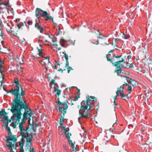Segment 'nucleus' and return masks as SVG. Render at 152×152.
Masks as SVG:
<instances>
[{
    "mask_svg": "<svg viewBox=\"0 0 152 152\" xmlns=\"http://www.w3.org/2000/svg\"><path fill=\"white\" fill-rule=\"evenodd\" d=\"M45 68L46 69V71H47L48 69V66H44Z\"/></svg>",
    "mask_w": 152,
    "mask_h": 152,
    "instance_id": "nucleus-52",
    "label": "nucleus"
},
{
    "mask_svg": "<svg viewBox=\"0 0 152 152\" xmlns=\"http://www.w3.org/2000/svg\"><path fill=\"white\" fill-rule=\"evenodd\" d=\"M65 132H68L69 131V130L67 129H65Z\"/></svg>",
    "mask_w": 152,
    "mask_h": 152,
    "instance_id": "nucleus-61",
    "label": "nucleus"
},
{
    "mask_svg": "<svg viewBox=\"0 0 152 152\" xmlns=\"http://www.w3.org/2000/svg\"><path fill=\"white\" fill-rule=\"evenodd\" d=\"M6 126V130L8 132V135L7 137L6 136V137L7 138L6 140V143H9V144H6V146L7 147L9 148L10 152H11L13 151L12 148L14 147L17 140L16 136L12 135L10 127L8 126Z\"/></svg>",
    "mask_w": 152,
    "mask_h": 152,
    "instance_id": "nucleus-6",
    "label": "nucleus"
},
{
    "mask_svg": "<svg viewBox=\"0 0 152 152\" xmlns=\"http://www.w3.org/2000/svg\"><path fill=\"white\" fill-rule=\"evenodd\" d=\"M90 98L91 99H92L93 100L95 101V100L96 101V99L95 97L92 96H90Z\"/></svg>",
    "mask_w": 152,
    "mask_h": 152,
    "instance_id": "nucleus-37",
    "label": "nucleus"
},
{
    "mask_svg": "<svg viewBox=\"0 0 152 152\" xmlns=\"http://www.w3.org/2000/svg\"><path fill=\"white\" fill-rule=\"evenodd\" d=\"M127 58L129 59H131V56H127Z\"/></svg>",
    "mask_w": 152,
    "mask_h": 152,
    "instance_id": "nucleus-56",
    "label": "nucleus"
},
{
    "mask_svg": "<svg viewBox=\"0 0 152 152\" xmlns=\"http://www.w3.org/2000/svg\"><path fill=\"white\" fill-rule=\"evenodd\" d=\"M68 65H66H66L65 66V67H66L67 69H68V73H69L70 71L71 70H73V69H72V68L69 66H68Z\"/></svg>",
    "mask_w": 152,
    "mask_h": 152,
    "instance_id": "nucleus-25",
    "label": "nucleus"
},
{
    "mask_svg": "<svg viewBox=\"0 0 152 152\" xmlns=\"http://www.w3.org/2000/svg\"><path fill=\"white\" fill-rule=\"evenodd\" d=\"M32 23H33V22H32V21H31V20L28 21L27 22L28 24L29 25H32Z\"/></svg>",
    "mask_w": 152,
    "mask_h": 152,
    "instance_id": "nucleus-35",
    "label": "nucleus"
},
{
    "mask_svg": "<svg viewBox=\"0 0 152 152\" xmlns=\"http://www.w3.org/2000/svg\"><path fill=\"white\" fill-rule=\"evenodd\" d=\"M124 88V86H123L122 85L119 88H118L117 90L118 91L121 92V91H123Z\"/></svg>",
    "mask_w": 152,
    "mask_h": 152,
    "instance_id": "nucleus-28",
    "label": "nucleus"
},
{
    "mask_svg": "<svg viewBox=\"0 0 152 152\" xmlns=\"http://www.w3.org/2000/svg\"><path fill=\"white\" fill-rule=\"evenodd\" d=\"M23 118V119H22V121L21 123H20L19 125V128L20 131V134L23 137H25V134H26L27 130L28 129V127L27 126L25 128L23 127V124L25 123V121Z\"/></svg>",
    "mask_w": 152,
    "mask_h": 152,
    "instance_id": "nucleus-7",
    "label": "nucleus"
},
{
    "mask_svg": "<svg viewBox=\"0 0 152 152\" xmlns=\"http://www.w3.org/2000/svg\"><path fill=\"white\" fill-rule=\"evenodd\" d=\"M113 103L114 104V105H118V104H116L115 103V101H114V102Z\"/></svg>",
    "mask_w": 152,
    "mask_h": 152,
    "instance_id": "nucleus-58",
    "label": "nucleus"
},
{
    "mask_svg": "<svg viewBox=\"0 0 152 152\" xmlns=\"http://www.w3.org/2000/svg\"><path fill=\"white\" fill-rule=\"evenodd\" d=\"M49 18L47 20L46 19V18H45V21H47L48 20H51L52 22L53 23V24H56V23L53 20V18L52 17L50 14H49Z\"/></svg>",
    "mask_w": 152,
    "mask_h": 152,
    "instance_id": "nucleus-18",
    "label": "nucleus"
},
{
    "mask_svg": "<svg viewBox=\"0 0 152 152\" xmlns=\"http://www.w3.org/2000/svg\"><path fill=\"white\" fill-rule=\"evenodd\" d=\"M49 37L50 38L52 39L54 38V37L53 35H52L50 36L49 35Z\"/></svg>",
    "mask_w": 152,
    "mask_h": 152,
    "instance_id": "nucleus-43",
    "label": "nucleus"
},
{
    "mask_svg": "<svg viewBox=\"0 0 152 152\" xmlns=\"http://www.w3.org/2000/svg\"><path fill=\"white\" fill-rule=\"evenodd\" d=\"M65 134L66 136V137L68 139H69L70 138V137L69 136V133H67L66 132H65Z\"/></svg>",
    "mask_w": 152,
    "mask_h": 152,
    "instance_id": "nucleus-32",
    "label": "nucleus"
},
{
    "mask_svg": "<svg viewBox=\"0 0 152 152\" xmlns=\"http://www.w3.org/2000/svg\"><path fill=\"white\" fill-rule=\"evenodd\" d=\"M129 86L128 84L127 83H125L124 84H123V85H122V86H124V87L126 86Z\"/></svg>",
    "mask_w": 152,
    "mask_h": 152,
    "instance_id": "nucleus-47",
    "label": "nucleus"
},
{
    "mask_svg": "<svg viewBox=\"0 0 152 152\" xmlns=\"http://www.w3.org/2000/svg\"><path fill=\"white\" fill-rule=\"evenodd\" d=\"M56 65H55L54 67V68L55 69H57V65H58V66H59L60 65V64H57V61H56Z\"/></svg>",
    "mask_w": 152,
    "mask_h": 152,
    "instance_id": "nucleus-38",
    "label": "nucleus"
},
{
    "mask_svg": "<svg viewBox=\"0 0 152 152\" xmlns=\"http://www.w3.org/2000/svg\"><path fill=\"white\" fill-rule=\"evenodd\" d=\"M53 45L55 46H58V45L56 43L53 44Z\"/></svg>",
    "mask_w": 152,
    "mask_h": 152,
    "instance_id": "nucleus-60",
    "label": "nucleus"
},
{
    "mask_svg": "<svg viewBox=\"0 0 152 152\" xmlns=\"http://www.w3.org/2000/svg\"><path fill=\"white\" fill-rule=\"evenodd\" d=\"M11 122L10 120H8V118L6 121H5L4 122V124L6 126H7L8 125V123H10Z\"/></svg>",
    "mask_w": 152,
    "mask_h": 152,
    "instance_id": "nucleus-31",
    "label": "nucleus"
},
{
    "mask_svg": "<svg viewBox=\"0 0 152 152\" xmlns=\"http://www.w3.org/2000/svg\"><path fill=\"white\" fill-rule=\"evenodd\" d=\"M3 62L0 60V72L1 74V76L2 77V81L4 79V75L2 74V72L1 69V68L2 66V64H3Z\"/></svg>",
    "mask_w": 152,
    "mask_h": 152,
    "instance_id": "nucleus-17",
    "label": "nucleus"
},
{
    "mask_svg": "<svg viewBox=\"0 0 152 152\" xmlns=\"http://www.w3.org/2000/svg\"><path fill=\"white\" fill-rule=\"evenodd\" d=\"M75 40H74V41H71V43L73 45H74L75 44Z\"/></svg>",
    "mask_w": 152,
    "mask_h": 152,
    "instance_id": "nucleus-48",
    "label": "nucleus"
},
{
    "mask_svg": "<svg viewBox=\"0 0 152 152\" xmlns=\"http://www.w3.org/2000/svg\"><path fill=\"white\" fill-rule=\"evenodd\" d=\"M126 81L129 84L131 85L133 87H135L136 86L137 83L134 80L129 77H127L125 79Z\"/></svg>",
    "mask_w": 152,
    "mask_h": 152,
    "instance_id": "nucleus-12",
    "label": "nucleus"
},
{
    "mask_svg": "<svg viewBox=\"0 0 152 152\" xmlns=\"http://www.w3.org/2000/svg\"><path fill=\"white\" fill-rule=\"evenodd\" d=\"M119 95L122 98H124L126 96L124 94L123 91H121V92H120Z\"/></svg>",
    "mask_w": 152,
    "mask_h": 152,
    "instance_id": "nucleus-27",
    "label": "nucleus"
},
{
    "mask_svg": "<svg viewBox=\"0 0 152 152\" xmlns=\"http://www.w3.org/2000/svg\"><path fill=\"white\" fill-rule=\"evenodd\" d=\"M119 92V91H118L117 90V91L116 92V95L115 96L116 97V96H119V94H118Z\"/></svg>",
    "mask_w": 152,
    "mask_h": 152,
    "instance_id": "nucleus-49",
    "label": "nucleus"
},
{
    "mask_svg": "<svg viewBox=\"0 0 152 152\" xmlns=\"http://www.w3.org/2000/svg\"><path fill=\"white\" fill-rule=\"evenodd\" d=\"M16 85H14L15 89L14 90H12L10 92L13 95L14 97H17L18 102V103L19 107V109L22 110L23 109L24 113L23 114L24 119H27L28 118V115L30 117L31 116L32 113L31 110L28 108V105L26 102L23 100V98L25 95V91L23 90L21 87L18 83H16Z\"/></svg>",
    "mask_w": 152,
    "mask_h": 152,
    "instance_id": "nucleus-1",
    "label": "nucleus"
},
{
    "mask_svg": "<svg viewBox=\"0 0 152 152\" xmlns=\"http://www.w3.org/2000/svg\"><path fill=\"white\" fill-rule=\"evenodd\" d=\"M91 101L90 99H88L86 101H82L81 103L80 109L79 111V114L80 117L83 118H87L90 117V108Z\"/></svg>",
    "mask_w": 152,
    "mask_h": 152,
    "instance_id": "nucleus-2",
    "label": "nucleus"
},
{
    "mask_svg": "<svg viewBox=\"0 0 152 152\" xmlns=\"http://www.w3.org/2000/svg\"><path fill=\"white\" fill-rule=\"evenodd\" d=\"M32 126H33V129L34 132H35L36 131V128L35 129L34 126L36 128L37 127L39 126L38 124H35L33 122L32 123Z\"/></svg>",
    "mask_w": 152,
    "mask_h": 152,
    "instance_id": "nucleus-21",
    "label": "nucleus"
},
{
    "mask_svg": "<svg viewBox=\"0 0 152 152\" xmlns=\"http://www.w3.org/2000/svg\"><path fill=\"white\" fill-rule=\"evenodd\" d=\"M17 68L18 69L19 71H20V69H21V67L19 65H18L17 66Z\"/></svg>",
    "mask_w": 152,
    "mask_h": 152,
    "instance_id": "nucleus-41",
    "label": "nucleus"
},
{
    "mask_svg": "<svg viewBox=\"0 0 152 152\" xmlns=\"http://www.w3.org/2000/svg\"><path fill=\"white\" fill-rule=\"evenodd\" d=\"M17 25L19 29H20L21 27L22 26V25H21L19 24H17ZM22 26H23V24L22 25Z\"/></svg>",
    "mask_w": 152,
    "mask_h": 152,
    "instance_id": "nucleus-40",
    "label": "nucleus"
},
{
    "mask_svg": "<svg viewBox=\"0 0 152 152\" xmlns=\"http://www.w3.org/2000/svg\"><path fill=\"white\" fill-rule=\"evenodd\" d=\"M69 144L72 147H75L74 144L72 142Z\"/></svg>",
    "mask_w": 152,
    "mask_h": 152,
    "instance_id": "nucleus-44",
    "label": "nucleus"
},
{
    "mask_svg": "<svg viewBox=\"0 0 152 152\" xmlns=\"http://www.w3.org/2000/svg\"><path fill=\"white\" fill-rule=\"evenodd\" d=\"M4 117L2 118L1 121H2L4 124L5 121H6L8 119V117L5 115H3Z\"/></svg>",
    "mask_w": 152,
    "mask_h": 152,
    "instance_id": "nucleus-22",
    "label": "nucleus"
},
{
    "mask_svg": "<svg viewBox=\"0 0 152 152\" xmlns=\"http://www.w3.org/2000/svg\"><path fill=\"white\" fill-rule=\"evenodd\" d=\"M61 128L62 129H64V130H65V129H66V128H65L64 126H62Z\"/></svg>",
    "mask_w": 152,
    "mask_h": 152,
    "instance_id": "nucleus-55",
    "label": "nucleus"
},
{
    "mask_svg": "<svg viewBox=\"0 0 152 152\" xmlns=\"http://www.w3.org/2000/svg\"><path fill=\"white\" fill-rule=\"evenodd\" d=\"M97 38L100 39V41L101 43V45H105L111 44L112 46L113 44L111 43H108L109 40V39L107 37L103 36V37H97Z\"/></svg>",
    "mask_w": 152,
    "mask_h": 152,
    "instance_id": "nucleus-8",
    "label": "nucleus"
},
{
    "mask_svg": "<svg viewBox=\"0 0 152 152\" xmlns=\"http://www.w3.org/2000/svg\"><path fill=\"white\" fill-rule=\"evenodd\" d=\"M114 50H111L109 52L108 54L107 55L106 58L108 61H110L114 56L113 54V52Z\"/></svg>",
    "mask_w": 152,
    "mask_h": 152,
    "instance_id": "nucleus-14",
    "label": "nucleus"
},
{
    "mask_svg": "<svg viewBox=\"0 0 152 152\" xmlns=\"http://www.w3.org/2000/svg\"><path fill=\"white\" fill-rule=\"evenodd\" d=\"M58 71H61V72L62 73L63 72V70L61 69H58Z\"/></svg>",
    "mask_w": 152,
    "mask_h": 152,
    "instance_id": "nucleus-53",
    "label": "nucleus"
},
{
    "mask_svg": "<svg viewBox=\"0 0 152 152\" xmlns=\"http://www.w3.org/2000/svg\"><path fill=\"white\" fill-rule=\"evenodd\" d=\"M94 33H96V34H97L98 33L99 34V36H100V37H103V36H103L102 35V34L101 33H100L99 32V30H95Z\"/></svg>",
    "mask_w": 152,
    "mask_h": 152,
    "instance_id": "nucleus-29",
    "label": "nucleus"
},
{
    "mask_svg": "<svg viewBox=\"0 0 152 152\" xmlns=\"http://www.w3.org/2000/svg\"><path fill=\"white\" fill-rule=\"evenodd\" d=\"M42 49L41 47L39 49H38V54L40 56L43 57V56L42 54Z\"/></svg>",
    "mask_w": 152,
    "mask_h": 152,
    "instance_id": "nucleus-26",
    "label": "nucleus"
},
{
    "mask_svg": "<svg viewBox=\"0 0 152 152\" xmlns=\"http://www.w3.org/2000/svg\"><path fill=\"white\" fill-rule=\"evenodd\" d=\"M68 142L69 143V144L70 143H71L72 142V140H71L70 139V138L69 139H68Z\"/></svg>",
    "mask_w": 152,
    "mask_h": 152,
    "instance_id": "nucleus-50",
    "label": "nucleus"
},
{
    "mask_svg": "<svg viewBox=\"0 0 152 152\" xmlns=\"http://www.w3.org/2000/svg\"><path fill=\"white\" fill-rule=\"evenodd\" d=\"M49 13L46 11H43L42 10L39 8H37L35 10V16L37 18L38 20V22H37L36 20L35 24V27L38 30H39L41 33H42L44 30V29L41 26L40 24L39 23V18L40 17H42L44 18L45 20V18H46L47 20L49 18Z\"/></svg>",
    "mask_w": 152,
    "mask_h": 152,
    "instance_id": "nucleus-4",
    "label": "nucleus"
},
{
    "mask_svg": "<svg viewBox=\"0 0 152 152\" xmlns=\"http://www.w3.org/2000/svg\"><path fill=\"white\" fill-rule=\"evenodd\" d=\"M72 151H77V149L75 147H72Z\"/></svg>",
    "mask_w": 152,
    "mask_h": 152,
    "instance_id": "nucleus-42",
    "label": "nucleus"
},
{
    "mask_svg": "<svg viewBox=\"0 0 152 152\" xmlns=\"http://www.w3.org/2000/svg\"><path fill=\"white\" fill-rule=\"evenodd\" d=\"M18 97H14V99L13 100V103L11 107V111L13 113V115L11 119L13 121L16 120L15 124H18L22 115L21 111L18 107Z\"/></svg>",
    "mask_w": 152,
    "mask_h": 152,
    "instance_id": "nucleus-3",
    "label": "nucleus"
},
{
    "mask_svg": "<svg viewBox=\"0 0 152 152\" xmlns=\"http://www.w3.org/2000/svg\"><path fill=\"white\" fill-rule=\"evenodd\" d=\"M127 91H132V88L131 86H128V87L127 89Z\"/></svg>",
    "mask_w": 152,
    "mask_h": 152,
    "instance_id": "nucleus-33",
    "label": "nucleus"
},
{
    "mask_svg": "<svg viewBox=\"0 0 152 152\" xmlns=\"http://www.w3.org/2000/svg\"><path fill=\"white\" fill-rule=\"evenodd\" d=\"M59 110L60 111L63 112V116H64L65 114L66 113V110L68 108V106L67 104H65V106H59Z\"/></svg>",
    "mask_w": 152,
    "mask_h": 152,
    "instance_id": "nucleus-13",
    "label": "nucleus"
},
{
    "mask_svg": "<svg viewBox=\"0 0 152 152\" xmlns=\"http://www.w3.org/2000/svg\"><path fill=\"white\" fill-rule=\"evenodd\" d=\"M54 85V93L55 94V96H56V100H59V96L60 95L61 91L60 90L58 89H57L56 88L55 86V84H54V83L52 82H51L50 83V85Z\"/></svg>",
    "mask_w": 152,
    "mask_h": 152,
    "instance_id": "nucleus-10",
    "label": "nucleus"
},
{
    "mask_svg": "<svg viewBox=\"0 0 152 152\" xmlns=\"http://www.w3.org/2000/svg\"><path fill=\"white\" fill-rule=\"evenodd\" d=\"M0 36L1 37H2L3 36L2 31H1V34H0Z\"/></svg>",
    "mask_w": 152,
    "mask_h": 152,
    "instance_id": "nucleus-57",
    "label": "nucleus"
},
{
    "mask_svg": "<svg viewBox=\"0 0 152 152\" xmlns=\"http://www.w3.org/2000/svg\"><path fill=\"white\" fill-rule=\"evenodd\" d=\"M61 87H66V85H65V84H62L61 85Z\"/></svg>",
    "mask_w": 152,
    "mask_h": 152,
    "instance_id": "nucleus-51",
    "label": "nucleus"
},
{
    "mask_svg": "<svg viewBox=\"0 0 152 152\" xmlns=\"http://www.w3.org/2000/svg\"><path fill=\"white\" fill-rule=\"evenodd\" d=\"M58 102V104L59 106H65V104H67L65 102H61L59 101V100H57Z\"/></svg>",
    "mask_w": 152,
    "mask_h": 152,
    "instance_id": "nucleus-23",
    "label": "nucleus"
},
{
    "mask_svg": "<svg viewBox=\"0 0 152 152\" xmlns=\"http://www.w3.org/2000/svg\"><path fill=\"white\" fill-rule=\"evenodd\" d=\"M18 83V84L20 86L21 88H22L23 90H24L22 88V86L21 85H20V82H19V79L18 78H16L14 80V81H13V84H12V86L13 87V88L12 89L10 90V91H8V90L7 91L6 88H4V87L3 88V89L4 91H6L7 93H11L12 94V93L11 92H10L12 90H14L15 89V87L14 86V85H16V83Z\"/></svg>",
    "mask_w": 152,
    "mask_h": 152,
    "instance_id": "nucleus-9",
    "label": "nucleus"
},
{
    "mask_svg": "<svg viewBox=\"0 0 152 152\" xmlns=\"http://www.w3.org/2000/svg\"><path fill=\"white\" fill-rule=\"evenodd\" d=\"M40 63L42 65L44 66H50L51 64L49 61L48 57L45 58Z\"/></svg>",
    "mask_w": 152,
    "mask_h": 152,
    "instance_id": "nucleus-11",
    "label": "nucleus"
},
{
    "mask_svg": "<svg viewBox=\"0 0 152 152\" xmlns=\"http://www.w3.org/2000/svg\"><path fill=\"white\" fill-rule=\"evenodd\" d=\"M52 41L53 42H56V38H54L52 39Z\"/></svg>",
    "mask_w": 152,
    "mask_h": 152,
    "instance_id": "nucleus-39",
    "label": "nucleus"
},
{
    "mask_svg": "<svg viewBox=\"0 0 152 152\" xmlns=\"http://www.w3.org/2000/svg\"><path fill=\"white\" fill-rule=\"evenodd\" d=\"M122 37L125 39H128L130 37V35L128 34H124L123 33Z\"/></svg>",
    "mask_w": 152,
    "mask_h": 152,
    "instance_id": "nucleus-20",
    "label": "nucleus"
},
{
    "mask_svg": "<svg viewBox=\"0 0 152 152\" xmlns=\"http://www.w3.org/2000/svg\"><path fill=\"white\" fill-rule=\"evenodd\" d=\"M25 137H23L22 136V138L21 139V141L19 142L20 146V148H23V146L24 144V139L25 138H26V134H25Z\"/></svg>",
    "mask_w": 152,
    "mask_h": 152,
    "instance_id": "nucleus-16",
    "label": "nucleus"
},
{
    "mask_svg": "<svg viewBox=\"0 0 152 152\" xmlns=\"http://www.w3.org/2000/svg\"><path fill=\"white\" fill-rule=\"evenodd\" d=\"M62 42H66V41H65L64 39H61L60 42V45L61 46L64 48H66L67 47V46L66 45H64V44Z\"/></svg>",
    "mask_w": 152,
    "mask_h": 152,
    "instance_id": "nucleus-19",
    "label": "nucleus"
},
{
    "mask_svg": "<svg viewBox=\"0 0 152 152\" xmlns=\"http://www.w3.org/2000/svg\"><path fill=\"white\" fill-rule=\"evenodd\" d=\"M64 56V58L66 60V65H69V62H68V55L66 54H65Z\"/></svg>",
    "mask_w": 152,
    "mask_h": 152,
    "instance_id": "nucleus-24",
    "label": "nucleus"
},
{
    "mask_svg": "<svg viewBox=\"0 0 152 152\" xmlns=\"http://www.w3.org/2000/svg\"><path fill=\"white\" fill-rule=\"evenodd\" d=\"M121 55L116 56L115 55L112 59L110 61L113 66L117 67L116 70L115 71L117 73L118 76H121V74L122 71L121 67L124 66V64L125 63V60L121 58Z\"/></svg>",
    "mask_w": 152,
    "mask_h": 152,
    "instance_id": "nucleus-5",
    "label": "nucleus"
},
{
    "mask_svg": "<svg viewBox=\"0 0 152 152\" xmlns=\"http://www.w3.org/2000/svg\"><path fill=\"white\" fill-rule=\"evenodd\" d=\"M3 115H4L3 113H2V114L0 113V119H1V116Z\"/></svg>",
    "mask_w": 152,
    "mask_h": 152,
    "instance_id": "nucleus-54",
    "label": "nucleus"
},
{
    "mask_svg": "<svg viewBox=\"0 0 152 152\" xmlns=\"http://www.w3.org/2000/svg\"><path fill=\"white\" fill-rule=\"evenodd\" d=\"M30 148V152H34V148L31 149V146H29Z\"/></svg>",
    "mask_w": 152,
    "mask_h": 152,
    "instance_id": "nucleus-36",
    "label": "nucleus"
},
{
    "mask_svg": "<svg viewBox=\"0 0 152 152\" xmlns=\"http://www.w3.org/2000/svg\"><path fill=\"white\" fill-rule=\"evenodd\" d=\"M20 152H24V150L23 149V148H20Z\"/></svg>",
    "mask_w": 152,
    "mask_h": 152,
    "instance_id": "nucleus-46",
    "label": "nucleus"
},
{
    "mask_svg": "<svg viewBox=\"0 0 152 152\" xmlns=\"http://www.w3.org/2000/svg\"><path fill=\"white\" fill-rule=\"evenodd\" d=\"M128 127L129 128H133V126L132 124H130L128 125Z\"/></svg>",
    "mask_w": 152,
    "mask_h": 152,
    "instance_id": "nucleus-45",
    "label": "nucleus"
},
{
    "mask_svg": "<svg viewBox=\"0 0 152 152\" xmlns=\"http://www.w3.org/2000/svg\"><path fill=\"white\" fill-rule=\"evenodd\" d=\"M112 137H113V138H115V136L114 135H112Z\"/></svg>",
    "mask_w": 152,
    "mask_h": 152,
    "instance_id": "nucleus-63",
    "label": "nucleus"
},
{
    "mask_svg": "<svg viewBox=\"0 0 152 152\" xmlns=\"http://www.w3.org/2000/svg\"><path fill=\"white\" fill-rule=\"evenodd\" d=\"M0 113L2 114L3 113L4 115V114H6V113L5 112L4 110V109H2L1 111L0 112Z\"/></svg>",
    "mask_w": 152,
    "mask_h": 152,
    "instance_id": "nucleus-34",
    "label": "nucleus"
},
{
    "mask_svg": "<svg viewBox=\"0 0 152 152\" xmlns=\"http://www.w3.org/2000/svg\"><path fill=\"white\" fill-rule=\"evenodd\" d=\"M91 43L94 44L98 45L99 44V40L98 39H97L96 42L94 41H91Z\"/></svg>",
    "mask_w": 152,
    "mask_h": 152,
    "instance_id": "nucleus-30",
    "label": "nucleus"
},
{
    "mask_svg": "<svg viewBox=\"0 0 152 152\" xmlns=\"http://www.w3.org/2000/svg\"><path fill=\"white\" fill-rule=\"evenodd\" d=\"M45 42H48V41L47 40H45Z\"/></svg>",
    "mask_w": 152,
    "mask_h": 152,
    "instance_id": "nucleus-64",
    "label": "nucleus"
},
{
    "mask_svg": "<svg viewBox=\"0 0 152 152\" xmlns=\"http://www.w3.org/2000/svg\"><path fill=\"white\" fill-rule=\"evenodd\" d=\"M63 53L64 54V55H65V54H66L65 51L63 52Z\"/></svg>",
    "mask_w": 152,
    "mask_h": 152,
    "instance_id": "nucleus-62",
    "label": "nucleus"
},
{
    "mask_svg": "<svg viewBox=\"0 0 152 152\" xmlns=\"http://www.w3.org/2000/svg\"><path fill=\"white\" fill-rule=\"evenodd\" d=\"M26 133H27L28 135L27 137L26 136V138H25L26 139V146L28 145V146H29V143H30L31 142L32 140L31 137H29L28 136V133H27V132Z\"/></svg>",
    "mask_w": 152,
    "mask_h": 152,
    "instance_id": "nucleus-15",
    "label": "nucleus"
},
{
    "mask_svg": "<svg viewBox=\"0 0 152 152\" xmlns=\"http://www.w3.org/2000/svg\"><path fill=\"white\" fill-rule=\"evenodd\" d=\"M56 48L58 50H60L61 49V48Z\"/></svg>",
    "mask_w": 152,
    "mask_h": 152,
    "instance_id": "nucleus-59",
    "label": "nucleus"
}]
</instances>
